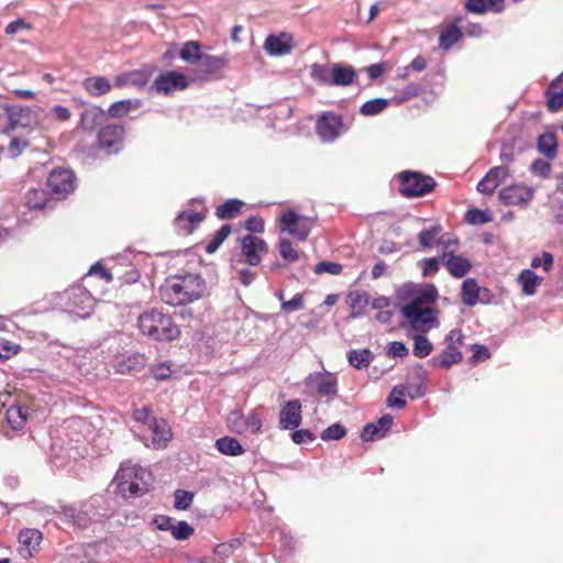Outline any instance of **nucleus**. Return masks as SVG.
I'll return each mask as SVG.
<instances>
[{
	"label": "nucleus",
	"mask_w": 563,
	"mask_h": 563,
	"mask_svg": "<svg viewBox=\"0 0 563 563\" xmlns=\"http://www.w3.org/2000/svg\"><path fill=\"white\" fill-rule=\"evenodd\" d=\"M479 287L474 278H466L461 287L463 303L473 307L478 300Z\"/></svg>",
	"instance_id": "obj_42"
},
{
	"label": "nucleus",
	"mask_w": 563,
	"mask_h": 563,
	"mask_svg": "<svg viewBox=\"0 0 563 563\" xmlns=\"http://www.w3.org/2000/svg\"><path fill=\"white\" fill-rule=\"evenodd\" d=\"M405 396V388L402 386H396L387 398V405L389 407L404 408L406 406Z\"/></svg>",
	"instance_id": "obj_55"
},
{
	"label": "nucleus",
	"mask_w": 563,
	"mask_h": 563,
	"mask_svg": "<svg viewBox=\"0 0 563 563\" xmlns=\"http://www.w3.org/2000/svg\"><path fill=\"white\" fill-rule=\"evenodd\" d=\"M227 64L228 59L224 56L202 55L199 59V69L196 78L200 81L217 78Z\"/></svg>",
	"instance_id": "obj_14"
},
{
	"label": "nucleus",
	"mask_w": 563,
	"mask_h": 563,
	"mask_svg": "<svg viewBox=\"0 0 563 563\" xmlns=\"http://www.w3.org/2000/svg\"><path fill=\"white\" fill-rule=\"evenodd\" d=\"M243 206L244 202L239 199H228L217 208L216 216L222 220L233 219L241 212Z\"/></svg>",
	"instance_id": "obj_40"
},
{
	"label": "nucleus",
	"mask_w": 563,
	"mask_h": 563,
	"mask_svg": "<svg viewBox=\"0 0 563 563\" xmlns=\"http://www.w3.org/2000/svg\"><path fill=\"white\" fill-rule=\"evenodd\" d=\"M332 86H349L354 82L357 77L356 70L352 66L342 64L333 65Z\"/></svg>",
	"instance_id": "obj_35"
},
{
	"label": "nucleus",
	"mask_w": 563,
	"mask_h": 563,
	"mask_svg": "<svg viewBox=\"0 0 563 563\" xmlns=\"http://www.w3.org/2000/svg\"><path fill=\"white\" fill-rule=\"evenodd\" d=\"M241 250L246 263L256 266L261 263L260 254L267 252V244L263 239L249 234L242 239Z\"/></svg>",
	"instance_id": "obj_15"
},
{
	"label": "nucleus",
	"mask_w": 563,
	"mask_h": 563,
	"mask_svg": "<svg viewBox=\"0 0 563 563\" xmlns=\"http://www.w3.org/2000/svg\"><path fill=\"white\" fill-rule=\"evenodd\" d=\"M457 243H459V240L454 234L442 231L438 246H441V249H442L441 254L454 253L455 246L457 245Z\"/></svg>",
	"instance_id": "obj_56"
},
{
	"label": "nucleus",
	"mask_w": 563,
	"mask_h": 563,
	"mask_svg": "<svg viewBox=\"0 0 563 563\" xmlns=\"http://www.w3.org/2000/svg\"><path fill=\"white\" fill-rule=\"evenodd\" d=\"M19 351V344H15L5 339H0V361L10 358L11 356L18 354Z\"/></svg>",
	"instance_id": "obj_61"
},
{
	"label": "nucleus",
	"mask_w": 563,
	"mask_h": 563,
	"mask_svg": "<svg viewBox=\"0 0 563 563\" xmlns=\"http://www.w3.org/2000/svg\"><path fill=\"white\" fill-rule=\"evenodd\" d=\"M188 86L189 81L186 76L176 70L162 73L153 82V88L165 96L177 90H184Z\"/></svg>",
	"instance_id": "obj_11"
},
{
	"label": "nucleus",
	"mask_w": 563,
	"mask_h": 563,
	"mask_svg": "<svg viewBox=\"0 0 563 563\" xmlns=\"http://www.w3.org/2000/svg\"><path fill=\"white\" fill-rule=\"evenodd\" d=\"M31 29L32 25L24 19H16L5 26L4 33L7 35H15L21 31H30Z\"/></svg>",
	"instance_id": "obj_63"
},
{
	"label": "nucleus",
	"mask_w": 563,
	"mask_h": 563,
	"mask_svg": "<svg viewBox=\"0 0 563 563\" xmlns=\"http://www.w3.org/2000/svg\"><path fill=\"white\" fill-rule=\"evenodd\" d=\"M441 263L446 267L449 274L454 278H463L472 268L470 260L455 253L440 255Z\"/></svg>",
	"instance_id": "obj_18"
},
{
	"label": "nucleus",
	"mask_w": 563,
	"mask_h": 563,
	"mask_svg": "<svg viewBox=\"0 0 563 563\" xmlns=\"http://www.w3.org/2000/svg\"><path fill=\"white\" fill-rule=\"evenodd\" d=\"M85 90L92 97H100L111 90L110 81L102 76L89 77L84 80Z\"/></svg>",
	"instance_id": "obj_36"
},
{
	"label": "nucleus",
	"mask_w": 563,
	"mask_h": 563,
	"mask_svg": "<svg viewBox=\"0 0 563 563\" xmlns=\"http://www.w3.org/2000/svg\"><path fill=\"white\" fill-rule=\"evenodd\" d=\"M301 421V402L297 399L287 401L279 411V427L284 430H295Z\"/></svg>",
	"instance_id": "obj_16"
},
{
	"label": "nucleus",
	"mask_w": 563,
	"mask_h": 563,
	"mask_svg": "<svg viewBox=\"0 0 563 563\" xmlns=\"http://www.w3.org/2000/svg\"><path fill=\"white\" fill-rule=\"evenodd\" d=\"M291 42L292 38L287 33L271 34L265 40L264 48L271 56H284L290 53L292 48Z\"/></svg>",
	"instance_id": "obj_21"
},
{
	"label": "nucleus",
	"mask_w": 563,
	"mask_h": 563,
	"mask_svg": "<svg viewBox=\"0 0 563 563\" xmlns=\"http://www.w3.org/2000/svg\"><path fill=\"white\" fill-rule=\"evenodd\" d=\"M114 484L115 490L124 498L139 497L150 490L153 484L152 473L139 465L122 463L118 470Z\"/></svg>",
	"instance_id": "obj_3"
},
{
	"label": "nucleus",
	"mask_w": 563,
	"mask_h": 563,
	"mask_svg": "<svg viewBox=\"0 0 563 563\" xmlns=\"http://www.w3.org/2000/svg\"><path fill=\"white\" fill-rule=\"evenodd\" d=\"M56 515L62 523L73 525L78 528H85L89 522L88 515L74 506H60Z\"/></svg>",
	"instance_id": "obj_24"
},
{
	"label": "nucleus",
	"mask_w": 563,
	"mask_h": 563,
	"mask_svg": "<svg viewBox=\"0 0 563 563\" xmlns=\"http://www.w3.org/2000/svg\"><path fill=\"white\" fill-rule=\"evenodd\" d=\"M312 228L310 219L301 217L292 210L286 211L280 219V229L300 241H305Z\"/></svg>",
	"instance_id": "obj_9"
},
{
	"label": "nucleus",
	"mask_w": 563,
	"mask_h": 563,
	"mask_svg": "<svg viewBox=\"0 0 563 563\" xmlns=\"http://www.w3.org/2000/svg\"><path fill=\"white\" fill-rule=\"evenodd\" d=\"M280 256L287 262H296L299 257L298 252L292 247L291 243L287 239H282L279 242Z\"/></svg>",
	"instance_id": "obj_58"
},
{
	"label": "nucleus",
	"mask_w": 563,
	"mask_h": 563,
	"mask_svg": "<svg viewBox=\"0 0 563 563\" xmlns=\"http://www.w3.org/2000/svg\"><path fill=\"white\" fill-rule=\"evenodd\" d=\"M140 332L155 341L169 342L179 338L180 329L168 313L150 309L139 316Z\"/></svg>",
	"instance_id": "obj_2"
},
{
	"label": "nucleus",
	"mask_w": 563,
	"mask_h": 563,
	"mask_svg": "<svg viewBox=\"0 0 563 563\" xmlns=\"http://www.w3.org/2000/svg\"><path fill=\"white\" fill-rule=\"evenodd\" d=\"M536 190L525 184H512L499 191V200L507 206L526 208L533 199Z\"/></svg>",
	"instance_id": "obj_7"
},
{
	"label": "nucleus",
	"mask_w": 563,
	"mask_h": 563,
	"mask_svg": "<svg viewBox=\"0 0 563 563\" xmlns=\"http://www.w3.org/2000/svg\"><path fill=\"white\" fill-rule=\"evenodd\" d=\"M194 500V494L184 489L175 492L174 507L178 510H186L190 507Z\"/></svg>",
	"instance_id": "obj_54"
},
{
	"label": "nucleus",
	"mask_w": 563,
	"mask_h": 563,
	"mask_svg": "<svg viewBox=\"0 0 563 563\" xmlns=\"http://www.w3.org/2000/svg\"><path fill=\"white\" fill-rule=\"evenodd\" d=\"M346 303L352 310L350 318H360L364 314L365 308L369 303V296L364 290H353L347 294Z\"/></svg>",
	"instance_id": "obj_28"
},
{
	"label": "nucleus",
	"mask_w": 563,
	"mask_h": 563,
	"mask_svg": "<svg viewBox=\"0 0 563 563\" xmlns=\"http://www.w3.org/2000/svg\"><path fill=\"white\" fill-rule=\"evenodd\" d=\"M508 176L509 169L506 166L493 167L477 184V190L482 194L490 195Z\"/></svg>",
	"instance_id": "obj_19"
},
{
	"label": "nucleus",
	"mask_w": 563,
	"mask_h": 563,
	"mask_svg": "<svg viewBox=\"0 0 563 563\" xmlns=\"http://www.w3.org/2000/svg\"><path fill=\"white\" fill-rule=\"evenodd\" d=\"M443 231L441 224H433L429 229H423L418 234V243L423 250H432L439 245L440 235Z\"/></svg>",
	"instance_id": "obj_33"
},
{
	"label": "nucleus",
	"mask_w": 563,
	"mask_h": 563,
	"mask_svg": "<svg viewBox=\"0 0 563 563\" xmlns=\"http://www.w3.org/2000/svg\"><path fill=\"white\" fill-rule=\"evenodd\" d=\"M106 119L104 111L97 106L86 107L80 114V125L84 130H93Z\"/></svg>",
	"instance_id": "obj_31"
},
{
	"label": "nucleus",
	"mask_w": 563,
	"mask_h": 563,
	"mask_svg": "<svg viewBox=\"0 0 563 563\" xmlns=\"http://www.w3.org/2000/svg\"><path fill=\"white\" fill-rule=\"evenodd\" d=\"M63 299L66 300V309L70 314L85 319L93 311L95 299L88 290L81 287L66 290Z\"/></svg>",
	"instance_id": "obj_6"
},
{
	"label": "nucleus",
	"mask_w": 563,
	"mask_h": 563,
	"mask_svg": "<svg viewBox=\"0 0 563 563\" xmlns=\"http://www.w3.org/2000/svg\"><path fill=\"white\" fill-rule=\"evenodd\" d=\"M333 66L327 64H312L310 69L311 78L325 86H332Z\"/></svg>",
	"instance_id": "obj_44"
},
{
	"label": "nucleus",
	"mask_w": 563,
	"mask_h": 563,
	"mask_svg": "<svg viewBox=\"0 0 563 563\" xmlns=\"http://www.w3.org/2000/svg\"><path fill=\"white\" fill-rule=\"evenodd\" d=\"M387 106V99L376 98L364 102L360 109V112L365 117H372L383 112Z\"/></svg>",
	"instance_id": "obj_47"
},
{
	"label": "nucleus",
	"mask_w": 563,
	"mask_h": 563,
	"mask_svg": "<svg viewBox=\"0 0 563 563\" xmlns=\"http://www.w3.org/2000/svg\"><path fill=\"white\" fill-rule=\"evenodd\" d=\"M202 220L201 213L186 210L176 217L175 225L181 233L190 234Z\"/></svg>",
	"instance_id": "obj_30"
},
{
	"label": "nucleus",
	"mask_w": 563,
	"mask_h": 563,
	"mask_svg": "<svg viewBox=\"0 0 563 563\" xmlns=\"http://www.w3.org/2000/svg\"><path fill=\"white\" fill-rule=\"evenodd\" d=\"M342 271H343V267L341 264L334 263V262H327V261H322V262L318 263L314 267L316 274L328 273L331 275H340L342 273Z\"/></svg>",
	"instance_id": "obj_62"
},
{
	"label": "nucleus",
	"mask_w": 563,
	"mask_h": 563,
	"mask_svg": "<svg viewBox=\"0 0 563 563\" xmlns=\"http://www.w3.org/2000/svg\"><path fill=\"white\" fill-rule=\"evenodd\" d=\"M374 360V353L369 349L351 350L347 361L356 369H366Z\"/></svg>",
	"instance_id": "obj_37"
},
{
	"label": "nucleus",
	"mask_w": 563,
	"mask_h": 563,
	"mask_svg": "<svg viewBox=\"0 0 563 563\" xmlns=\"http://www.w3.org/2000/svg\"><path fill=\"white\" fill-rule=\"evenodd\" d=\"M228 422L231 428L236 433L246 432V422L244 421V417L239 411H232L228 417Z\"/></svg>",
	"instance_id": "obj_60"
},
{
	"label": "nucleus",
	"mask_w": 563,
	"mask_h": 563,
	"mask_svg": "<svg viewBox=\"0 0 563 563\" xmlns=\"http://www.w3.org/2000/svg\"><path fill=\"white\" fill-rule=\"evenodd\" d=\"M145 367V357L141 354H132L115 362L114 368L119 374H133Z\"/></svg>",
	"instance_id": "obj_27"
},
{
	"label": "nucleus",
	"mask_w": 563,
	"mask_h": 563,
	"mask_svg": "<svg viewBox=\"0 0 563 563\" xmlns=\"http://www.w3.org/2000/svg\"><path fill=\"white\" fill-rule=\"evenodd\" d=\"M530 169L534 175L547 179L551 175L552 166L550 162L538 158L532 162Z\"/></svg>",
	"instance_id": "obj_57"
},
{
	"label": "nucleus",
	"mask_w": 563,
	"mask_h": 563,
	"mask_svg": "<svg viewBox=\"0 0 563 563\" xmlns=\"http://www.w3.org/2000/svg\"><path fill=\"white\" fill-rule=\"evenodd\" d=\"M465 9L475 14H484L487 11L501 13L505 10V0H467Z\"/></svg>",
	"instance_id": "obj_26"
},
{
	"label": "nucleus",
	"mask_w": 563,
	"mask_h": 563,
	"mask_svg": "<svg viewBox=\"0 0 563 563\" xmlns=\"http://www.w3.org/2000/svg\"><path fill=\"white\" fill-rule=\"evenodd\" d=\"M303 307V296L296 294L290 300H283L282 310L285 312H295Z\"/></svg>",
	"instance_id": "obj_64"
},
{
	"label": "nucleus",
	"mask_w": 563,
	"mask_h": 563,
	"mask_svg": "<svg viewBox=\"0 0 563 563\" xmlns=\"http://www.w3.org/2000/svg\"><path fill=\"white\" fill-rule=\"evenodd\" d=\"M307 387L320 396L333 398L338 395V378L333 373H312L306 378Z\"/></svg>",
	"instance_id": "obj_10"
},
{
	"label": "nucleus",
	"mask_w": 563,
	"mask_h": 563,
	"mask_svg": "<svg viewBox=\"0 0 563 563\" xmlns=\"http://www.w3.org/2000/svg\"><path fill=\"white\" fill-rule=\"evenodd\" d=\"M217 450L228 456H239L244 453V449L241 443L233 437H222L216 441Z\"/></svg>",
	"instance_id": "obj_38"
},
{
	"label": "nucleus",
	"mask_w": 563,
	"mask_h": 563,
	"mask_svg": "<svg viewBox=\"0 0 563 563\" xmlns=\"http://www.w3.org/2000/svg\"><path fill=\"white\" fill-rule=\"evenodd\" d=\"M141 106L137 99H123L112 103L108 109V114L112 118H121L126 115L132 109Z\"/></svg>",
	"instance_id": "obj_43"
},
{
	"label": "nucleus",
	"mask_w": 563,
	"mask_h": 563,
	"mask_svg": "<svg viewBox=\"0 0 563 563\" xmlns=\"http://www.w3.org/2000/svg\"><path fill=\"white\" fill-rule=\"evenodd\" d=\"M457 19L454 23L446 26L440 34V47L443 49L451 48L463 35L462 30L456 25Z\"/></svg>",
	"instance_id": "obj_39"
},
{
	"label": "nucleus",
	"mask_w": 563,
	"mask_h": 563,
	"mask_svg": "<svg viewBox=\"0 0 563 563\" xmlns=\"http://www.w3.org/2000/svg\"><path fill=\"white\" fill-rule=\"evenodd\" d=\"M432 343L424 335H416L413 339V354L419 358L428 356L432 352Z\"/></svg>",
	"instance_id": "obj_49"
},
{
	"label": "nucleus",
	"mask_w": 563,
	"mask_h": 563,
	"mask_svg": "<svg viewBox=\"0 0 563 563\" xmlns=\"http://www.w3.org/2000/svg\"><path fill=\"white\" fill-rule=\"evenodd\" d=\"M342 126V119L334 113L322 114L317 122L318 135L325 142L334 141Z\"/></svg>",
	"instance_id": "obj_17"
},
{
	"label": "nucleus",
	"mask_w": 563,
	"mask_h": 563,
	"mask_svg": "<svg viewBox=\"0 0 563 563\" xmlns=\"http://www.w3.org/2000/svg\"><path fill=\"white\" fill-rule=\"evenodd\" d=\"M159 298L166 305L176 307L200 299L206 294V282L198 274L173 276L159 287Z\"/></svg>",
	"instance_id": "obj_1"
},
{
	"label": "nucleus",
	"mask_w": 563,
	"mask_h": 563,
	"mask_svg": "<svg viewBox=\"0 0 563 563\" xmlns=\"http://www.w3.org/2000/svg\"><path fill=\"white\" fill-rule=\"evenodd\" d=\"M420 296V298L430 307H434L435 301L439 297V292L437 287L433 284H427L421 286L419 289L415 291Z\"/></svg>",
	"instance_id": "obj_50"
},
{
	"label": "nucleus",
	"mask_w": 563,
	"mask_h": 563,
	"mask_svg": "<svg viewBox=\"0 0 563 563\" xmlns=\"http://www.w3.org/2000/svg\"><path fill=\"white\" fill-rule=\"evenodd\" d=\"M195 530L187 521H176L173 528V538L179 541L188 540Z\"/></svg>",
	"instance_id": "obj_52"
},
{
	"label": "nucleus",
	"mask_w": 563,
	"mask_h": 563,
	"mask_svg": "<svg viewBox=\"0 0 563 563\" xmlns=\"http://www.w3.org/2000/svg\"><path fill=\"white\" fill-rule=\"evenodd\" d=\"M200 49L201 47L198 42L190 41L184 44L179 52V56L185 62L196 63L199 62L202 56Z\"/></svg>",
	"instance_id": "obj_46"
},
{
	"label": "nucleus",
	"mask_w": 563,
	"mask_h": 563,
	"mask_svg": "<svg viewBox=\"0 0 563 563\" xmlns=\"http://www.w3.org/2000/svg\"><path fill=\"white\" fill-rule=\"evenodd\" d=\"M462 339L463 336L460 330H452L446 336V341L449 342L446 347L440 355L432 357L431 362L433 366L448 369L452 365L460 363L463 358V354L459 351L454 341H456L457 344H462Z\"/></svg>",
	"instance_id": "obj_8"
},
{
	"label": "nucleus",
	"mask_w": 563,
	"mask_h": 563,
	"mask_svg": "<svg viewBox=\"0 0 563 563\" xmlns=\"http://www.w3.org/2000/svg\"><path fill=\"white\" fill-rule=\"evenodd\" d=\"M124 129L120 124L103 126L98 134V141L109 154L118 153L123 141Z\"/></svg>",
	"instance_id": "obj_13"
},
{
	"label": "nucleus",
	"mask_w": 563,
	"mask_h": 563,
	"mask_svg": "<svg viewBox=\"0 0 563 563\" xmlns=\"http://www.w3.org/2000/svg\"><path fill=\"white\" fill-rule=\"evenodd\" d=\"M517 282L521 286L525 295L532 296L537 292L539 286L543 282V278L538 276L531 269H523L519 274Z\"/></svg>",
	"instance_id": "obj_34"
},
{
	"label": "nucleus",
	"mask_w": 563,
	"mask_h": 563,
	"mask_svg": "<svg viewBox=\"0 0 563 563\" xmlns=\"http://www.w3.org/2000/svg\"><path fill=\"white\" fill-rule=\"evenodd\" d=\"M346 434V430L340 423H333L321 432L323 441L340 440Z\"/></svg>",
	"instance_id": "obj_53"
},
{
	"label": "nucleus",
	"mask_w": 563,
	"mask_h": 563,
	"mask_svg": "<svg viewBox=\"0 0 563 563\" xmlns=\"http://www.w3.org/2000/svg\"><path fill=\"white\" fill-rule=\"evenodd\" d=\"M537 150L548 159L552 161L558 155V140L552 131H547L538 136Z\"/></svg>",
	"instance_id": "obj_29"
},
{
	"label": "nucleus",
	"mask_w": 563,
	"mask_h": 563,
	"mask_svg": "<svg viewBox=\"0 0 563 563\" xmlns=\"http://www.w3.org/2000/svg\"><path fill=\"white\" fill-rule=\"evenodd\" d=\"M5 419L13 430H21L26 422V409L22 406H10L7 409Z\"/></svg>",
	"instance_id": "obj_41"
},
{
	"label": "nucleus",
	"mask_w": 563,
	"mask_h": 563,
	"mask_svg": "<svg viewBox=\"0 0 563 563\" xmlns=\"http://www.w3.org/2000/svg\"><path fill=\"white\" fill-rule=\"evenodd\" d=\"M148 427L152 431L153 448L156 450L166 448L173 435L168 422L163 418H153Z\"/></svg>",
	"instance_id": "obj_20"
},
{
	"label": "nucleus",
	"mask_w": 563,
	"mask_h": 563,
	"mask_svg": "<svg viewBox=\"0 0 563 563\" xmlns=\"http://www.w3.org/2000/svg\"><path fill=\"white\" fill-rule=\"evenodd\" d=\"M440 257H426L419 261L418 265L421 268L423 277L435 275L440 269Z\"/></svg>",
	"instance_id": "obj_51"
},
{
	"label": "nucleus",
	"mask_w": 563,
	"mask_h": 563,
	"mask_svg": "<svg viewBox=\"0 0 563 563\" xmlns=\"http://www.w3.org/2000/svg\"><path fill=\"white\" fill-rule=\"evenodd\" d=\"M47 186L58 197H66L75 188V176L73 172L65 168H55L51 172Z\"/></svg>",
	"instance_id": "obj_12"
},
{
	"label": "nucleus",
	"mask_w": 563,
	"mask_h": 563,
	"mask_svg": "<svg viewBox=\"0 0 563 563\" xmlns=\"http://www.w3.org/2000/svg\"><path fill=\"white\" fill-rule=\"evenodd\" d=\"M231 233V225L223 224L213 235L212 240L206 245V252L208 254L214 253L220 245L223 243V241L229 236Z\"/></svg>",
	"instance_id": "obj_48"
},
{
	"label": "nucleus",
	"mask_w": 563,
	"mask_h": 563,
	"mask_svg": "<svg viewBox=\"0 0 563 563\" xmlns=\"http://www.w3.org/2000/svg\"><path fill=\"white\" fill-rule=\"evenodd\" d=\"M465 219L471 224H485L492 220V217L488 212L482 211L479 209H471L467 211Z\"/></svg>",
	"instance_id": "obj_59"
},
{
	"label": "nucleus",
	"mask_w": 563,
	"mask_h": 563,
	"mask_svg": "<svg viewBox=\"0 0 563 563\" xmlns=\"http://www.w3.org/2000/svg\"><path fill=\"white\" fill-rule=\"evenodd\" d=\"M47 202V194L45 190L40 188L29 189L25 194V205L30 209L44 208Z\"/></svg>",
	"instance_id": "obj_45"
},
{
	"label": "nucleus",
	"mask_w": 563,
	"mask_h": 563,
	"mask_svg": "<svg viewBox=\"0 0 563 563\" xmlns=\"http://www.w3.org/2000/svg\"><path fill=\"white\" fill-rule=\"evenodd\" d=\"M37 122L34 111L26 106H10V131L16 128H32Z\"/></svg>",
	"instance_id": "obj_22"
},
{
	"label": "nucleus",
	"mask_w": 563,
	"mask_h": 563,
	"mask_svg": "<svg viewBox=\"0 0 563 563\" xmlns=\"http://www.w3.org/2000/svg\"><path fill=\"white\" fill-rule=\"evenodd\" d=\"M545 96L550 111L556 112L563 107V73L551 81L545 91Z\"/></svg>",
	"instance_id": "obj_25"
},
{
	"label": "nucleus",
	"mask_w": 563,
	"mask_h": 563,
	"mask_svg": "<svg viewBox=\"0 0 563 563\" xmlns=\"http://www.w3.org/2000/svg\"><path fill=\"white\" fill-rule=\"evenodd\" d=\"M19 542L21 544V554L26 556L32 554V550H34L42 540V534L36 529H24L19 533Z\"/></svg>",
	"instance_id": "obj_32"
},
{
	"label": "nucleus",
	"mask_w": 563,
	"mask_h": 563,
	"mask_svg": "<svg viewBox=\"0 0 563 563\" xmlns=\"http://www.w3.org/2000/svg\"><path fill=\"white\" fill-rule=\"evenodd\" d=\"M400 311L415 331L426 333L438 327V309L434 307L416 309L413 306H402Z\"/></svg>",
	"instance_id": "obj_5"
},
{
	"label": "nucleus",
	"mask_w": 563,
	"mask_h": 563,
	"mask_svg": "<svg viewBox=\"0 0 563 563\" xmlns=\"http://www.w3.org/2000/svg\"><path fill=\"white\" fill-rule=\"evenodd\" d=\"M399 191L405 197H421L433 190L435 181L431 176L419 172L405 170L399 175Z\"/></svg>",
	"instance_id": "obj_4"
},
{
	"label": "nucleus",
	"mask_w": 563,
	"mask_h": 563,
	"mask_svg": "<svg viewBox=\"0 0 563 563\" xmlns=\"http://www.w3.org/2000/svg\"><path fill=\"white\" fill-rule=\"evenodd\" d=\"M393 424V417L390 415H384L382 418L374 423H367L361 433V438L364 442L374 441L383 438Z\"/></svg>",
	"instance_id": "obj_23"
}]
</instances>
